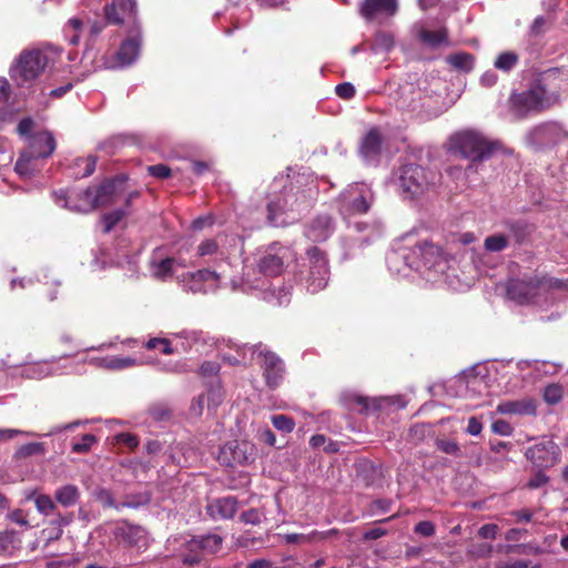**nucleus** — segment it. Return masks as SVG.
Here are the masks:
<instances>
[{"label":"nucleus","mask_w":568,"mask_h":568,"mask_svg":"<svg viewBox=\"0 0 568 568\" xmlns=\"http://www.w3.org/2000/svg\"><path fill=\"white\" fill-rule=\"evenodd\" d=\"M34 126V121L27 116V118H23L22 120H20V122L18 123V126H17V132L21 135V136H27L29 139L31 134V131Z\"/></svg>","instance_id":"54"},{"label":"nucleus","mask_w":568,"mask_h":568,"mask_svg":"<svg viewBox=\"0 0 568 568\" xmlns=\"http://www.w3.org/2000/svg\"><path fill=\"white\" fill-rule=\"evenodd\" d=\"M116 444L124 445L130 449H134L139 445V438L131 433H120L114 437Z\"/></svg>","instance_id":"46"},{"label":"nucleus","mask_w":568,"mask_h":568,"mask_svg":"<svg viewBox=\"0 0 568 568\" xmlns=\"http://www.w3.org/2000/svg\"><path fill=\"white\" fill-rule=\"evenodd\" d=\"M241 520L245 524L257 525L261 523V514L257 509L251 508L241 514Z\"/></svg>","instance_id":"59"},{"label":"nucleus","mask_w":568,"mask_h":568,"mask_svg":"<svg viewBox=\"0 0 568 568\" xmlns=\"http://www.w3.org/2000/svg\"><path fill=\"white\" fill-rule=\"evenodd\" d=\"M505 225L518 245L527 242L535 231V226L524 220L508 221Z\"/></svg>","instance_id":"25"},{"label":"nucleus","mask_w":568,"mask_h":568,"mask_svg":"<svg viewBox=\"0 0 568 568\" xmlns=\"http://www.w3.org/2000/svg\"><path fill=\"white\" fill-rule=\"evenodd\" d=\"M113 536L119 544L125 547L142 548L146 546V531L140 525L120 521L113 530Z\"/></svg>","instance_id":"14"},{"label":"nucleus","mask_w":568,"mask_h":568,"mask_svg":"<svg viewBox=\"0 0 568 568\" xmlns=\"http://www.w3.org/2000/svg\"><path fill=\"white\" fill-rule=\"evenodd\" d=\"M349 404L361 406V413H367L371 407V400L368 397L362 395H351L347 397Z\"/></svg>","instance_id":"58"},{"label":"nucleus","mask_w":568,"mask_h":568,"mask_svg":"<svg viewBox=\"0 0 568 568\" xmlns=\"http://www.w3.org/2000/svg\"><path fill=\"white\" fill-rule=\"evenodd\" d=\"M284 540L286 544H306V542H312L313 541V536H312V532L311 534H295V532H292V534H285L283 536Z\"/></svg>","instance_id":"49"},{"label":"nucleus","mask_w":568,"mask_h":568,"mask_svg":"<svg viewBox=\"0 0 568 568\" xmlns=\"http://www.w3.org/2000/svg\"><path fill=\"white\" fill-rule=\"evenodd\" d=\"M335 92L339 98L349 100L355 95V88L349 82H343L336 85Z\"/></svg>","instance_id":"50"},{"label":"nucleus","mask_w":568,"mask_h":568,"mask_svg":"<svg viewBox=\"0 0 568 568\" xmlns=\"http://www.w3.org/2000/svg\"><path fill=\"white\" fill-rule=\"evenodd\" d=\"M98 442L97 437L92 434L83 435L80 440L72 443V453L85 454L90 452L91 447Z\"/></svg>","instance_id":"38"},{"label":"nucleus","mask_w":568,"mask_h":568,"mask_svg":"<svg viewBox=\"0 0 568 568\" xmlns=\"http://www.w3.org/2000/svg\"><path fill=\"white\" fill-rule=\"evenodd\" d=\"M47 64L48 57L41 50H23L10 68V77L18 87H24L34 81Z\"/></svg>","instance_id":"7"},{"label":"nucleus","mask_w":568,"mask_h":568,"mask_svg":"<svg viewBox=\"0 0 568 568\" xmlns=\"http://www.w3.org/2000/svg\"><path fill=\"white\" fill-rule=\"evenodd\" d=\"M272 424L277 430L284 433H291L295 427L294 419L284 414L274 415L272 417Z\"/></svg>","instance_id":"40"},{"label":"nucleus","mask_w":568,"mask_h":568,"mask_svg":"<svg viewBox=\"0 0 568 568\" xmlns=\"http://www.w3.org/2000/svg\"><path fill=\"white\" fill-rule=\"evenodd\" d=\"M446 60L455 69L469 72L473 69L475 58L471 53L458 52L449 54Z\"/></svg>","instance_id":"30"},{"label":"nucleus","mask_w":568,"mask_h":568,"mask_svg":"<svg viewBox=\"0 0 568 568\" xmlns=\"http://www.w3.org/2000/svg\"><path fill=\"white\" fill-rule=\"evenodd\" d=\"M201 544V549L204 556L215 555L220 551L223 544V538L216 534H207L203 536H196Z\"/></svg>","instance_id":"28"},{"label":"nucleus","mask_w":568,"mask_h":568,"mask_svg":"<svg viewBox=\"0 0 568 568\" xmlns=\"http://www.w3.org/2000/svg\"><path fill=\"white\" fill-rule=\"evenodd\" d=\"M334 232L333 219L328 214H320L311 221L306 236L313 242H324Z\"/></svg>","instance_id":"18"},{"label":"nucleus","mask_w":568,"mask_h":568,"mask_svg":"<svg viewBox=\"0 0 568 568\" xmlns=\"http://www.w3.org/2000/svg\"><path fill=\"white\" fill-rule=\"evenodd\" d=\"M28 499H33L37 510L48 516L55 509V504L49 495L45 494H31Z\"/></svg>","instance_id":"34"},{"label":"nucleus","mask_w":568,"mask_h":568,"mask_svg":"<svg viewBox=\"0 0 568 568\" xmlns=\"http://www.w3.org/2000/svg\"><path fill=\"white\" fill-rule=\"evenodd\" d=\"M145 347L148 349L160 348L161 353L164 355H170V354L174 353L171 342L168 338H160V337L150 338L145 343Z\"/></svg>","instance_id":"42"},{"label":"nucleus","mask_w":568,"mask_h":568,"mask_svg":"<svg viewBox=\"0 0 568 568\" xmlns=\"http://www.w3.org/2000/svg\"><path fill=\"white\" fill-rule=\"evenodd\" d=\"M119 9L125 17L135 16L136 2L135 0H112L111 3L104 7L105 19L111 24H118L119 19L115 18L114 10Z\"/></svg>","instance_id":"23"},{"label":"nucleus","mask_w":568,"mask_h":568,"mask_svg":"<svg viewBox=\"0 0 568 568\" xmlns=\"http://www.w3.org/2000/svg\"><path fill=\"white\" fill-rule=\"evenodd\" d=\"M526 457L538 468H549L560 460V448L552 440L538 443L529 447Z\"/></svg>","instance_id":"13"},{"label":"nucleus","mask_w":568,"mask_h":568,"mask_svg":"<svg viewBox=\"0 0 568 568\" xmlns=\"http://www.w3.org/2000/svg\"><path fill=\"white\" fill-rule=\"evenodd\" d=\"M560 100L558 72L548 70L531 81L521 92L509 97L511 112L518 118L541 113L555 106Z\"/></svg>","instance_id":"1"},{"label":"nucleus","mask_w":568,"mask_h":568,"mask_svg":"<svg viewBox=\"0 0 568 568\" xmlns=\"http://www.w3.org/2000/svg\"><path fill=\"white\" fill-rule=\"evenodd\" d=\"M383 136L377 128H372L363 138L361 153L365 158H375L381 153Z\"/></svg>","instance_id":"22"},{"label":"nucleus","mask_w":568,"mask_h":568,"mask_svg":"<svg viewBox=\"0 0 568 568\" xmlns=\"http://www.w3.org/2000/svg\"><path fill=\"white\" fill-rule=\"evenodd\" d=\"M237 511V499L226 496L213 499L206 505V513L213 520L231 519Z\"/></svg>","instance_id":"17"},{"label":"nucleus","mask_w":568,"mask_h":568,"mask_svg":"<svg viewBox=\"0 0 568 568\" xmlns=\"http://www.w3.org/2000/svg\"><path fill=\"white\" fill-rule=\"evenodd\" d=\"M11 95V87L7 79H0V105H4Z\"/></svg>","instance_id":"61"},{"label":"nucleus","mask_w":568,"mask_h":568,"mask_svg":"<svg viewBox=\"0 0 568 568\" xmlns=\"http://www.w3.org/2000/svg\"><path fill=\"white\" fill-rule=\"evenodd\" d=\"M141 41L138 37L125 39L114 53L115 62L110 68L130 65L138 58Z\"/></svg>","instance_id":"21"},{"label":"nucleus","mask_w":568,"mask_h":568,"mask_svg":"<svg viewBox=\"0 0 568 568\" xmlns=\"http://www.w3.org/2000/svg\"><path fill=\"white\" fill-rule=\"evenodd\" d=\"M75 165L78 168L83 169V171L78 174L80 178L90 176L95 170L97 158L93 155H89L87 158H79L75 160Z\"/></svg>","instance_id":"43"},{"label":"nucleus","mask_w":568,"mask_h":568,"mask_svg":"<svg viewBox=\"0 0 568 568\" xmlns=\"http://www.w3.org/2000/svg\"><path fill=\"white\" fill-rule=\"evenodd\" d=\"M149 413L154 420H166L171 418L173 412L168 404L155 403L150 407Z\"/></svg>","instance_id":"39"},{"label":"nucleus","mask_w":568,"mask_h":568,"mask_svg":"<svg viewBox=\"0 0 568 568\" xmlns=\"http://www.w3.org/2000/svg\"><path fill=\"white\" fill-rule=\"evenodd\" d=\"M146 171L151 176L160 179V180H165L172 175L171 168L163 163L149 165L146 168Z\"/></svg>","instance_id":"44"},{"label":"nucleus","mask_w":568,"mask_h":568,"mask_svg":"<svg viewBox=\"0 0 568 568\" xmlns=\"http://www.w3.org/2000/svg\"><path fill=\"white\" fill-rule=\"evenodd\" d=\"M293 187H284L283 193L275 200H271L266 205L267 222L275 226L277 217L288 210H294V202L292 201Z\"/></svg>","instance_id":"20"},{"label":"nucleus","mask_w":568,"mask_h":568,"mask_svg":"<svg viewBox=\"0 0 568 568\" xmlns=\"http://www.w3.org/2000/svg\"><path fill=\"white\" fill-rule=\"evenodd\" d=\"M296 261V252L290 245L273 242L258 250L256 267L264 276L276 277Z\"/></svg>","instance_id":"4"},{"label":"nucleus","mask_w":568,"mask_h":568,"mask_svg":"<svg viewBox=\"0 0 568 568\" xmlns=\"http://www.w3.org/2000/svg\"><path fill=\"white\" fill-rule=\"evenodd\" d=\"M306 256L308 263L298 271L297 278L307 292L315 294L327 285L329 274L327 257L317 246L310 247Z\"/></svg>","instance_id":"5"},{"label":"nucleus","mask_w":568,"mask_h":568,"mask_svg":"<svg viewBox=\"0 0 568 568\" xmlns=\"http://www.w3.org/2000/svg\"><path fill=\"white\" fill-rule=\"evenodd\" d=\"M491 429L494 433L501 436H508L513 432L510 424L504 419L495 420L491 425Z\"/></svg>","instance_id":"56"},{"label":"nucleus","mask_w":568,"mask_h":568,"mask_svg":"<svg viewBox=\"0 0 568 568\" xmlns=\"http://www.w3.org/2000/svg\"><path fill=\"white\" fill-rule=\"evenodd\" d=\"M36 161H37V159L31 156V154H29L24 150L20 153V155L16 162L14 170L20 176H22L24 179L31 178L37 172V166L34 163Z\"/></svg>","instance_id":"27"},{"label":"nucleus","mask_w":568,"mask_h":568,"mask_svg":"<svg viewBox=\"0 0 568 568\" xmlns=\"http://www.w3.org/2000/svg\"><path fill=\"white\" fill-rule=\"evenodd\" d=\"M190 277L193 280V281H196V282H206V281H217L219 280V274L215 272V271H211V270H207V268H203V270H199L194 273H191L190 274Z\"/></svg>","instance_id":"47"},{"label":"nucleus","mask_w":568,"mask_h":568,"mask_svg":"<svg viewBox=\"0 0 568 568\" xmlns=\"http://www.w3.org/2000/svg\"><path fill=\"white\" fill-rule=\"evenodd\" d=\"M129 214L128 210L118 209L102 215L103 233H110L119 222H121Z\"/></svg>","instance_id":"32"},{"label":"nucleus","mask_w":568,"mask_h":568,"mask_svg":"<svg viewBox=\"0 0 568 568\" xmlns=\"http://www.w3.org/2000/svg\"><path fill=\"white\" fill-rule=\"evenodd\" d=\"M166 549L172 551V556L179 558L183 565L189 567L196 566L204 559L201 544L196 536L191 538L184 536L171 537L166 541Z\"/></svg>","instance_id":"11"},{"label":"nucleus","mask_w":568,"mask_h":568,"mask_svg":"<svg viewBox=\"0 0 568 568\" xmlns=\"http://www.w3.org/2000/svg\"><path fill=\"white\" fill-rule=\"evenodd\" d=\"M150 501H151V496L148 493L128 495L125 497V500L120 504V509H122V508L136 509L139 507L146 506Z\"/></svg>","instance_id":"35"},{"label":"nucleus","mask_w":568,"mask_h":568,"mask_svg":"<svg viewBox=\"0 0 568 568\" xmlns=\"http://www.w3.org/2000/svg\"><path fill=\"white\" fill-rule=\"evenodd\" d=\"M125 182V175H118L112 180L103 182L98 187H88L79 194L81 203L74 204L70 209L75 212L87 213L100 206L111 205L124 192ZM54 195L58 204L69 207L67 191L60 190L54 192Z\"/></svg>","instance_id":"2"},{"label":"nucleus","mask_w":568,"mask_h":568,"mask_svg":"<svg viewBox=\"0 0 568 568\" xmlns=\"http://www.w3.org/2000/svg\"><path fill=\"white\" fill-rule=\"evenodd\" d=\"M414 531L424 537H430L435 534V525L428 520L419 521L415 526Z\"/></svg>","instance_id":"53"},{"label":"nucleus","mask_w":568,"mask_h":568,"mask_svg":"<svg viewBox=\"0 0 568 568\" xmlns=\"http://www.w3.org/2000/svg\"><path fill=\"white\" fill-rule=\"evenodd\" d=\"M562 387L558 384H550L546 386L544 389V399L546 403L550 405L559 403L562 398Z\"/></svg>","instance_id":"41"},{"label":"nucleus","mask_w":568,"mask_h":568,"mask_svg":"<svg viewBox=\"0 0 568 568\" xmlns=\"http://www.w3.org/2000/svg\"><path fill=\"white\" fill-rule=\"evenodd\" d=\"M374 200L371 186L365 183H353L339 196V212L344 217L366 214Z\"/></svg>","instance_id":"8"},{"label":"nucleus","mask_w":568,"mask_h":568,"mask_svg":"<svg viewBox=\"0 0 568 568\" xmlns=\"http://www.w3.org/2000/svg\"><path fill=\"white\" fill-rule=\"evenodd\" d=\"M219 371L220 365L216 362H204L200 367V372L203 376H214Z\"/></svg>","instance_id":"62"},{"label":"nucleus","mask_w":568,"mask_h":568,"mask_svg":"<svg viewBox=\"0 0 568 568\" xmlns=\"http://www.w3.org/2000/svg\"><path fill=\"white\" fill-rule=\"evenodd\" d=\"M437 447L443 453H446L449 455H457L459 453V446L454 440H438Z\"/></svg>","instance_id":"60"},{"label":"nucleus","mask_w":568,"mask_h":568,"mask_svg":"<svg viewBox=\"0 0 568 568\" xmlns=\"http://www.w3.org/2000/svg\"><path fill=\"white\" fill-rule=\"evenodd\" d=\"M7 518L19 526L30 527V524L27 519V515L22 509L12 510L7 515Z\"/></svg>","instance_id":"52"},{"label":"nucleus","mask_w":568,"mask_h":568,"mask_svg":"<svg viewBox=\"0 0 568 568\" xmlns=\"http://www.w3.org/2000/svg\"><path fill=\"white\" fill-rule=\"evenodd\" d=\"M217 248L219 245L215 240H206L199 245L197 253L200 256L212 255L216 253Z\"/></svg>","instance_id":"51"},{"label":"nucleus","mask_w":568,"mask_h":568,"mask_svg":"<svg viewBox=\"0 0 568 568\" xmlns=\"http://www.w3.org/2000/svg\"><path fill=\"white\" fill-rule=\"evenodd\" d=\"M435 174L418 164H405L399 169L398 185L409 199L422 195L430 185Z\"/></svg>","instance_id":"9"},{"label":"nucleus","mask_w":568,"mask_h":568,"mask_svg":"<svg viewBox=\"0 0 568 568\" xmlns=\"http://www.w3.org/2000/svg\"><path fill=\"white\" fill-rule=\"evenodd\" d=\"M561 288L562 281L549 276H529L525 278H511L506 286L507 296L518 304H528L537 295L540 288Z\"/></svg>","instance_id":"6"},{"label":"nucleus","mask_w":568,"mask_h":568,"mask_svg":"<svg viewBox=\"0 0 568 568\" xmlns=\"http://www.w3.org/2000/svg\"><path fill=\"white\" fill-rule=\"evenodd\" d=\"M417 254L427 267L437 265L443 255V250L439 245H436L428 241H423L416 244Z\"/></svg>","instance_id":"24"},{"label":"nucleus","mask_w":568,"mask_h":568,"mask_svg":"<svg viewBox=\"0 0 568 568\" xmlns=\"http://www.w3.org/2000/svg\"><path fill=\"white\" fill-rule=\"evenodd\" d=\"M256 447L247 440H231L224 444L219 453V462L229 467L250 464L255 459Z\"/></svg>","instance_id":"12"},{"label":"nucleus","mask_w":568,"mask_h":568,"mask_svg":"<svg viewBox=\"0 0 568 568\" xmlns=\"http://www.w3.org/2000/svg\"><path fill=\"white\" fill-rule=\"evenodd\" d=\"M499 568H541V566H530V561L528 560H515L514 562L501 564Z\"/></svg>","instance_id":"64"},{"label":"nucleus","mask_w":568,"mask_h":568,"mask_svg":"<svg viewBox=\"0 0 568 568\" xmlns=\"http://www.w3.org/2000/svg\"><path fill=\"white\" fill-rule=\"evenodd\" d=\"M549 481V477L539 468V470L528 480L527 487L537 489L545 486Z\"/></svg>","instance_id":"48"},{"label":"nucleus","mask_w":568,"mask_h":568,"mask_svg":"<svg viewBox=\"0 0 568 568\" xmlns=\"http://www.w3.org/2000/svg\"><path fill=\"white\" fill-rule=\"evenodd\" d=\"M422 40L432 45V47H438L443 43L448 42V32L446 29H439V30H424L420 32Z\"/></svg>","instance_id":"33"},{"label":"nucleus","mask_w":568,"mask_h":568,"mask_svg":"<svg viewBox=\"0 0 568 568\" xmlns=\"http://www.w3.org/2000/svg\"><path fill=\"white\" fill-rule=\"evenodd\" d=\"M561 131V128L556 122H547L544 124H540L536 128L535 133L538 136H550V135H558Z\"/></svg>","instance_id":"45"},{"label":"nucleus","mask_w":568,"mask_h":568,"mask_svg":"<svg viewBox=\"0 0 568 568\" xmlns=\"http://www.w3.org/2000/svg\"><path fill=\"white\" fill-rule=\"evenodd\" d=\"M496 410L503 415L535 416L537 414V403L534 398L504 400L497 405Z\"/></svg>","instance_id":"19"},{"label":"nucleus","mask_w":568,"mask_h":568,"mask_svg":"<svg viewBox=\"0 0 568 568\" xmlns=\"http://www.w3.org/2000/svg\"><path fill=\"white\" fill-rule=\"evenodd\" d=\"M397 9V0H363L359 4V13L367 21L381 17H392Z\"/></svg>","instance_id":"16"},{"label":"nucleus","mask_w":568,"mask_h":568,"mask_svg":"<svg viewBox=\"0 0 568 568\" xmlns=\"http://www.w3.org/2000/svg\"><path fill=\"white\" fill-rule=\"evenodd\" d=\"M55 500L63 507L74 506L79 498L80 491L75 485H64L55 490Z\"/></svg>","instance_id":"26"},{"label":"nucleus","mask_w":568,"mask_h":568,"mask_svg":"<svg viewBox=\"0 0 568 568\" xmlns=\"http://www.w3.org/2000/svg\"><path fill=\"white\" fill-rule=\"evenodd\" d=\"M498 526L496 524H486L478 529V536L484 539L494 540L497 536Z\"/></svg>","instance_id":"57"},{"label":"nucleus","mask_w":568,"mask_h":568,"mask_svg":"<svg viewBox=\"0 0 568 568\" xmlns=\"http://www.w3.org/2000/svg\"><path fill=\"white\" fill-rule=\"evenodd\" d=\"M452 150L470 161L467 170L476 163L489 160L499 149L500 143L474 130L457 132L450 138Z\"/></svg>","instance_id":"3"},{"label":"nucleus","mask_w":568,"mask_h":568,"mask_svg":"<svg viewBox=\"0 0 568 568\" xmlns=\"http://www.w3.org/2000/svg\"><path fill=\"white\" fill-rule=\"evenodd\" d=\"M251 349L253 355L262 358L261 367L266 386L271 389L277 388L282 384L285 374V365L282 358L262 343L253 345Z\"/></svg>","instance_id":"10"},{"label":"nucleus","mask_w":568,"mask_h":568,"mask_svg":"<svg viewBox=\"0 0 568 568\" xmlns=\"http://www.w3.org/2000/svg\"><path fill=\"white\" fill-rule=\"evenodd\" d=\"M176 263V258L166 257L155 264L154 276L159 280H165L173 275V267Z\"/></svg>","instance_id":"36"},{"label":"nucleus","mask_w":568,"mask_h":568,"mask_svg":"<svg viewBox=\"0 0 568 568\" xmlns=\"http://www.w3.org/2000/svg\"><path fill=\"white\" fill-rule=\"evenodd\" d=\"M93 496L98 503L104 508H114L120 510V504H116L111 490L106 488H98L94 490Z\"/></svg>","instance_id":"37"},{"label":"nucleus","mask_w":568,"mask_h":568,"mask_svg":"<svg viewBox=\"0 0 568 568\" xmlns=\"http://www.w3.org/2000/svg\"><path fill=\"white\" fill-rule=\"evenodd\" d=\"M509 246V237L503 233H495L484 240V248L487 252L497 253Z\"/></svg>","instance_id":"31"},{"label":"nucleus","mask_w":568,"mask_h":568,"mask_svg":"<svg viewBox=\"0 0 568 568\" xmlns=\"http://www.w3.org/2000/svg\"><path fill=\"white\" fill-rule=\"evenodd\" d=\"M57 148L55 139L49 131H40L29 136L26 151L34 159L51 156Z\"/></svg>","instance_id":"15"},{"label":"nucleus","mask_w":568,"mask_h":568,"mask_svg":"<svg viewBox=\"0 0 568 568\" xmlns=\"http://www.w3.org/2000/svg\"><path fill=\"white\" fill-rule=\"evenodd\" d=\"M510 515L516 519L517 523H529L534 516V513L529 509L513 510Z\"/></svg>","instance_id":"63"},{"label":"nucleus","mask_w":568,"mask_h":568,"mask_svg":"<svg viewBox=\"0 0 568 568\" xmlns=\"http://www.w3.org/2000/svg\"><path fill=\"white\" fill-rule=\"evenodd\" d=\"M547 26V20L545 17H537L531 26H530V34L534 37H539L545 33Z\"/></svg>","instance_id":"55"},{"label":"nucleus","mask_w":568,"mask_h":568,"mask_svg":"<svg viewBox=\"0 0 568 568\" xmlns=\"http://www.w3.org/2000/svg\"><path fill=\"white\" fill-rule=\"evenodd\" d=\"M519 62V55L514 51H504L497 55L494 67L505 73L511 71Z\"/></svg>","instance_id":"29"}]
</instances>
